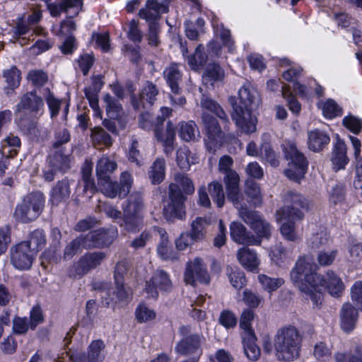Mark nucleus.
<instances>
[{
    "mask_svg": "<svg viewBox=\"0 0 362 362\" xmlns=\"http://www.w3.org/2000/svg\"><path fill=\"white\" fill-rule=\"evenodd\" d=\"M317 267L311 257L303 255L297 259L290 272L291 281L304 293L305 298H310L316 307L322 303L323 282L322 277L316 272Z\"/></svg>",
    "mask_w": 362,
    "mask_h": 362,
    "instance_id": "nucleus-1",
    "label": "nucleus"
},
{
    "mask_svg": "<svg viewBox=\"0 0 362 362\" xmlns=\"http://www.w3.org/2000/svg\"><path fill=\"white\" fill-rule=\"evenodd\" d=\"M257 93L245 86L238 91V98H229L233 107L232 119L237 127L245 134H251L256 131L257 118L252 115V106L257 100Z\"/></svg>",
    "mask_w": 362,
    "mask_h": 362,
    "instance_id": "nucleus-2",
    "label": "nucleus"
},
{
    "mask_svg": "<svg viewBox=\"0 0 362 362\" xmlns=\"http://www.w3.org/2000/svg\"><path fill=\"white\" fill-rule=\"evenodd\" d=\"M305 207V199L301 194L288 192L284 195V206L276 211V218L286 221L281 227V233L286 240L294 241L297 239L294 221L303 217L301 209Z\"/></svg>",
    "mask_w": 362,
    "mask_h": 362,
    "instance_id": "nucleus-3",
    "label": "nucleus"
},
{
    "mask_svg": "<svg viewBox=\"0 0 362 362\" xmlns=\"http://www.w3.org/2000/svg\"><path fill=\"white\" fill-rule=\"evenodd\" d=\"M175 183L169 185L170 202L163 209V216L168 221L175 218L182 219L185 216L184 202L185 199L180 186L188 194L194 192L193 182L187 175L183 173H177L174 176Z\"/></svg>",
    "mask_w": 362,
    "mask_h": 362,
    "instance_id": "nucleus-4",
    "label": "nucleus"
},
{
    "mask_svg": "<svg viewBox=\"0 0 362 362\" xmlns=\"http://www.w3.org/2000/svg\"><path fill=\"white\" fill-rule=\"evenodd\" d=\"M302 337L293 326L281 328L275 337L274 349L276 357L284 361H292L298 358Z\"/></svg>",
    "mask_w": 362,
    "mask_h": 362,
    "instance_id": "nucleus-5",
    "label": "nucleus"
},
{
    "mask_svg": "<svg viewBox=\"0 0 362 362\" xmlns=\"http://www.w3.org/2000/svg\"><path fill=\"white\" fill-rule=\"evenodd\" d=\"M45 206V196L40 191L29 193L18 204L15 211V218L22 223L35 221L42 213Z\"/></svg>",
    "mask_w": 362,
    "mask_h": 362,
    "instance_id": "nucleus-6",
    "label": "nucleus"
},
{
    "mask_svg": "<svg viewBox=\"0 0 362 362\" xmlns=\"http://www.w3.org/2000/svg\"><path fill=\"white\" fill-rule=\"evenodd\" d=\"M178 333L182 339L175 345L176 353L182 356H193L192 358L199 360L202 354V345L206 341L202 333H193L189 325H181Z\"/></svg>",
    "mask_w": 362,
    "mask_h": 362,
    "instance_id": "nucleus-7",
    "label": "nucleus"
},
{
    "mask_svg": "<svg viewBox=\"0 0 362 362\" xmlns=\"http://www.w3.org/2000/svg\"><path fill=\"white\" fill-rule=\"evenodd\" d=\"M285 158L289 160V168L284 171L290 180L299 182L306 173L308 161L295 144L287 142L283 145Z\"/></svg>",
    "mask_w": 362,
    "mask_h": 362,
    "instance_id": "nucleus-8",
    "label": "nucleus"
},
{
    "mask_svg": "<svg viewBox=\"0 0 362 362\" xmlns=\"http://www.w3.org/2000/svg\"><path fill=\"white\" fill-rule=\"evenodd\" d=\"M44 100L36 90L23 94L16 105V112L21 118H39L44 113Z\"/></svg>",
    "mask_w": 362,
    "mask_h": 362,
    "instance_id": "nucleus-9",
    "label": "nucleus"
},
{
    "mask_svg": "<svg viewBox=\"0 0 362 362\" xmlns=\"http://www.w3.org/2000/svg\"><path fill=\"white\" fill-rule=\"evenodd\" d=\"M202 121L204 124L206 139L205 144L209 151H215L221 146L225 137L217 119L207 112H202Z\"/></svg>",
    "mask_w": 362,
    "mask_h": 362,
    "instance_id": "nucleus-10",
    "label": "nucleus"
},
{
    "mask_svg": "<svg viewBox=\"0 0 362 362\" xmlns=\"http://www.w3.org/2000/svg\"><path fill=\"white\" fill-rule=\"evenodd\" d=\"M105 258L106 254L103 252H86L74 264L69 275L81 277L100 266Z\"/></svg>",
    "mask_w": 362,
    "mask_h": 362,
    "instance_id": "nucleus-11",
    "label": "nucleus"
},
{
    "mask_svg": "<svg viewBox=\"0 0 362 362\" xmlns=\"http://www.w3.org/2000/svg\"><path fill=\"white\" fill-rule=\"evenodd\" d=\"M184 279L186 284L193 286L196 285L197 281L204 284H209L210 276L202 259L196 257L187 263Z\"/></svg>",
    "mask_w": 362,
    "mask_h": 362,
    "instance_id": "nucleus-12",
    "label": "nucleus"
},
{
    "mask_svg": "<svg viewBox=\"0 0 362 362\" xmlns=\"http://www.w3.org/2000/svg\"><path fill=\"white\" fill-rule=\"evenodd\" d=\"M36 254L31 252L29 245L25 243H20L11 250V261L18 269H29L33 262Z\"/></svg>",
    "mask_w": 362,
    "mask_h": 362,
    "instance_id": "nucleus-13",
    "label": "nucleus"
},
{
    "mask_svg": "<svg viewBox=\"0 0 362 362\" xmlns=\"http://www.w3.org/2000/svg\"><path fill=\"white\" fill-rule=\"evenodd\" d=\"M240 177L238 175L230 173L228 177L227 185H226L227 198L230 201L238 210L239 216L241 218L242 210L252 211L247 207V204L244 200L243 194L240 191Z\"/></svg>",
    "mask_w": 362,
    "mask_h": 362,
    "instance_id": "nucleus-14",
    "label": "nucleus"
},
{
    "mask_svg": "<svg viewBox=\"0 0 362 362\" xmlns=\"http://www.w3.org/2000/svg\"><path fill=\"white\" fill-rule=\"evenodd\" d=\"M158 93L159 90L156 85L147 81L138 97L136 95H132V105L136 110L141 108L147 110L154 104Z\"/></svg>",
    "mask_w": 362,
    "mask_h": 362,
    "instance_id": "nucleus-15",
    "label": "nucleus"
},
{
    "mask_svg": "<svg viewBox=\"0 0 362 362\" xmlns=\"http://www.w3.org/2000/svg\"><path fill=\"white\" fill-rule=\"evenodd\" d=\"M241 218L248 224L258 235L257 238H269L271 235V226L257 211H246L242 210Z\"/></svg>",
    "mask_w": 362,
    "mask_h": 362,
    "instance_id": "nucleus-16",
    "label": "nucleus"
},
{
    "mask_svg": "<svg viewBox=\"0 0 362 362\" xmlns=\"http://www.w3.org/2000/svg\"><path fill=\"white\" fill-rule=\"evenodd\" d=\"M38 118H21L19 127L21 130L33 141L40 142L47 139L49 135L47 128L42 126Z\"/></svg>",
    "mask_w": 362,
    "mask_h": 362,
    "instance_id": "nucleus-17",
    "label": "nucleus"
},
{
    "mask_svg": "<svg viewBox=\"0 0 362 362\" xmlns=\"http://www.w3.org/2000/svg\"><path fill=\"white\" fill-rule=\"evenodd\" d=\"M117 230L101 228L85 235L89 249L109 246L117 237Z\"/></svg>",
    "mask_w": 362,
    "mask_h": 362,
    "instance_id": "nucleus-18",
    "label": "nucleus"
},
{
    "mask_svg": "<svg viewBox=\"0 0 362 362\" xmlns=\"http://www.w3.org/2000/svg\"><path fill=\"white\" fill-rule=\"evenodd\" d=\"M173 287L172 281L168 274L163 271H156L151 280L147 282L146 291L150 297L156 298L158 296V290L168 292Z\"/></svg>",
    "mask_w": 362,
    "mask_h": 362,
    "instance_id": "nucleus-19",
    "label": "nucleus"
},
{
    "mask_svg": "<svg viewBox=\"0 0 362 362\" xmlns=\"http://www.w3.org/2000/svg\"><path fill=\"white\" fill-rule=\"evenodd\" d=\"M71 153L67 151L50 149L47 157V163L59 170V174H64L71 168Z\"/></svg>",
    "mask_w": 362,
    "mask_h": 362,
    "instance_id": "nucleus-20",
    "label": "nucleus"
},
{
    "mask_svg": "<svg viewBox=\"0 0 362 362\" xmlns=\"http://www.w3.org/2000/svg\"><path fill=\"white\" fill-rule=\"evenodd\" d=\"M200 107L203 112H210L214 114L224 124V129H226L230 119L223 107L211 97L202 94L200 99Z\"/></svg>",
    "mask_w": 362,
    "mask_h": 362,
    "instance_id": "nucleus-21",
    "label": "nucleus"
},
{
    "mask_svg": "<svg viewBox=\"0 0 362 362\" xmlns=\"http://www.w3.org/2000/svg\"><path fill=\"white\" fill-rule=\"evenodd\" d=\"M231 238L236 243L243 245H259L260 240L247 231L240 223L233 222L230 226Z\"/></svg>",
    "mask_w": 362,
    "mask_h": 362,
    "instance_id": "nucleus-22",
    "label": "nucleus"
},
{
    "mask_svg": "<svg viewBox=\"0 0 362 362\" xmlns=\"http://www.w3.org/2000/svg\"><path fill=\"white\" fill-rule=\"evenodd\" d=\"M358 310L350 303H344L340 310V325L343 331L351 332L358 320Z\"/></svg>",
    "mask_w": 362,
    "mask_h": 362,
    "instance_id": "nucleus-23",
    "label": "nucleus"
},
{
    "mask_svg": "<svg viewBox=\"0 0 362 362\" xmlns=\"http://www.w3.org/2000/svg\"><path fill=\"white\" fill-rule=\"evenodd\" d=\"M71 189L69 182L67 179H63L56 183L49 193V202L53 206H58L65 202L70 196Z\"/></svg>",
    "mask_w": 362,
    "mask_h": 362,
    "instance_id": "nucleus-24",
    "label": "nucleus"
},
{
    "mask_svg": "<svg viewBox=\"0 0 362 362\" xmlns=\"http://www.w3.org/2000/svg\"><path fill=\"white\" fill-rule=\"evenodd\" d=\"M167 7L160 4L156 0H148L146 8L139 11V15L141 18L151 23H156V21L160 17V13L167 12Z\"/></svg>",
    "mask_w": 362,
    "mask_h": 362,
    "instance_id": "nucleus-25",
    "label": "nucleus"
},
{
    "mask_svg": "<svg viewBox=\"0 0 362 362\" xmlns=\"http://www.w3.org/2000/svg\"><path fill=\"white\" fill-rule=\"evenodd\" d=\"M122 214L144 217L145 207L141 194L134 193L129 195L122 206Z\"/></svg>",
    "mask_w": 362,
    "mask_h": 362,
    "instance_id": "nucleus-26",
    "label": "nucleus"
},
{
    "mask_svg": "<svg viewBox=\"0 0 362 362\" xmlns=\"http://www.w3.org/2000/svg\"><path fill=\"white\" fill-rule=\"evenodd\" d=\"M115 290L112 293V297L106 293L105 296H103V303L106 307L112 306L114 304L127 302L130 299L132 291L129 288H126L124 286V282L122 284H115Z\"/></svg>",
    "mask_w": 362,
    "mask_h": 362,
    "instance_id": "nucleus-27",
    "label": "nucleus"
},
{
    "mask_svg": "<svg viewBox=\"0 0 362 362\" xmlns=\"http://www.w3.org/2000/svg\"><path fill=\"white\" fill-rule=\"evenodd\" d=\"M237 257L243 267L250 272H255L259 264L257 253L247 247H243L238 251Z\"/></svg>",
    "mask_w": 362,
    "mask_h": 362,
    "instance_id": "nucleus-28",
    "label": "nucleus"
},
{
    "mask_svg": "<svg viewBox=\"0 0 362 362\" xmlns=\"http://www.w3.org/2000/svg\"><path fill=\"white\" fill-rule=\"evenodd\" d=\"M348 162L346 144L343 141L338 139L334 146L332 152L333 168L336 171L339 170L344 168Z\"/></svg>",
    "mask_w": 362,
    "mask_h": 362,
    "instance_id": "nucleus-29",
    "label": "nucleus"
},
{
    "mask_svg": "<svg viewBox=\"0 0 362 362\" xmlns=\"http://www.w3.org/2000/svg\"><path fill=\"white\" fill-rule=\"evenodd\" d=\"M117 168V163L109 156H103L97 162L95 171L98 180H106Z\"/></svg>",
    "mask_w": 362,
    "mask_h": 362,
    "instance_id": "nucleus-30",
    "label": "nucleus"
},
{
    "mask_svg": "<svg viewBox=\"0 0 362 362\" xmlns=\"http://www.w3.org/2000/svg\"><path fill=\"white\" fill-rule=\"evenodd\" d=\"M178 127V135L185 141H195L201 137L199 128L194 121L181 122Z\"/></svg>",
    "mask_w": 362,
    "mask_h": 362,
    "instance_id": "nucleus-31",
    "label": "nucleus"
},
{
    "mask_svg": "<svg viewBox=\"0 0 362 362\" xmlns=\"http://www.w3.org/2000/svg\"><path fill=\"white\" fill-rule=\"evenodd\" d=\"M105 344L101 340L93 341L88 347L87 356L83 354L79 356V362H102L104 355L103 349Z\"/></svg>",
    "mask_w": 362,
    "mask_h": 362,
    "instance_id": "nucleus-32",
    "label": "nucleus"
},
{
    "mask_svg": "<svg viewBox=\"0 0 362 362\" xmlns=\"http://www.w3.org/2000/svg\"><path fill=\"white\" fill-rule=\"evenodd\" d=\"M83 249H89L85 235H80L69 243L64 250L63 258L66 260L71 259L75 255L81 252Z\"/></svg>",
    "mask_w": 362,
    "mask_h": 362,
    "instance_id": "nucleus-33",
    "label": "nucleus"
},
{
    "mask_svg": "<svg viewBox=\"0 0 362 362\" xmlns=\"http://www.w3.org/2000/svg\"><path fill=\"white\" fill-rule=\"evenodd\" d=\"M330 139L329 136L322 131L315 129L308 133L309 148L315 152L320 151L327 145Z\"/></svg>",
    "mask_w": 362,
    "mask_h": 362,
    "instance_id": "nucleus-34",
    "label": "nucleus"
},
{
    "mask_svg": "<svg viewBox=\"0 0 362 362\" xmlns=\"http://www.w3.org/2000/svg\"><path fill=\"white\" fill-rule=\"evenodd\" d=\"M256 337L252 332L247 333V336L243 339L244 352L246 356L251 361H257L260 356V349L256 344Z\"/></svg>",
    "mask_w": 362,
    "mask_h": 362,
    "instance_id": "nucleus-35",
    "label": "nucleus"
},
{
    "mask_svg": "<svg viewBox=\"0 0 362 362\" xmlns=\"http://www.w3.org/2000/svg\"><path fill=\"white\" fill-rule=\"evenodd\" d=\"M326 284L328 292L335 297H339L344 290V284L341 279L332 271L327 272V279L322 284Z\"/></svg>",
    "mask_w": 362,
    "mask_h": 362,
    "instance_id": "nucleus-36",
    "label": "nucleus"
},
{
    "mask_svg": "<svg viewBox=\"0 0 362 362\" xmlns=\"http://www.w3.org/2000/svg\"><path fill=\"white\" fill-rule=\"evenodd\" d=\"M165 78L171 90L175 94H178L180 91L179 83L181 81L182 76L177 68V64H172L163 72Z\"/></svg>",
    "mask_w": 362,
    "mask_h": 362,
    "instance_id": "nucleus-37",
    "label": "nucleus"
},
{
    "mask_svg": "<svg viewBox=\"0 0 362 362\" xmlns=\"http://www.w3.org/2000/svg\"><path fill=\"white\" fill-rule=\"evenodd\" d=\"M120 227L125 231L136 233L144 226V217L122 214Z\"/></svg>",
    "mask_w": 362,
    "mask_h": 362,
    "instance_id": "nucleus-38",
    "label": "nucleus"
},
{
    "mask_svg": "<svg viewBox=\"0 0 362 362\" xmlns=\"http://www.w3.org/2000/svg\"><path fill=\"white\" fill-rule=\"evenodd\" d=\"M245 192L250 202L254 206H259L262 203V194L258 183L252 180H247L245 182Z\"/></svg>",
    "mask_w": 362,
    "mask_h": 362,
    "instance_id": "nucleus-39",
    "label": "nucleus"
},
{
    "mask_svg": "<svg viewBox=\"0 0 362 362\" xmlns=\"http://www.w3.org/2000/svg\"><path fill=\"white\" fill-rule=\"evenodd\" d=\"M46 242V235L44 230L42 229H36L30 232L28 240L23 241L22 243H27L31 252L37 254L39 250H42L45 246Z\"/></svg>",
    "mask_w": 362,
    "mask_h": 362,
    "instance_id": "nucleus-40",
    "label": "nucleus"
},
{
    "mask_svg": "<svg viewBox=\"0 0 362 362\" xmlns=\"http://www.w3.org/2000/svg\"><path fill=\"white\" fill-rule=\"evenodd\" d=\"M165 161L163 158H158L153 163L148 171V177L152 184H160L165 178Z\"/></svg>",
    "mask_w": 362,
    "mask_h": 362,
    "instance_id": "nucleus-41",
    "label": "nucleus"
},
{
    "mask_svg": "<svg viewBox=\"0 0 362 362\" xmlns=\"http://www.w3.org/2000/svg\"><path fill=\"white\" fill-rule=\"evenodd\" d=\"M208 60V56L204 52V47L202 45H198L194 53L187 57V64L194 71L203 67Z\"/></svg>",
    "mask_w": 362,
    "mask_h": 362,
    "instance_id": "nucleus-42",
    "label": "nucleus"
},
{
    "mask_svg": "<svg viewBox=\"0 0 362 362\" xmlns=\"http://www.w3.org/2000/svg\"><path fill=\"white\" fill-rule=\"evenodd\" d=\"M93 163L90 160H86L82 168V181L83 182V191L87 192L89 191L93 194L95 190V184L94 178L92 176Z\"/></svg>",
    "mask_w": 362,
    "mask_h": 362,
    "instance_id": "nucleus-43",
    "label": "nucleus"
},
{
    "mask_svg": "<svg viewBox=\"0 0 362 362\" xmlns=\"http://www.w3.org/2000/svg\"><path fill=\"white\" fill-rule=\"evenodd\" d=\"M225 76L224 71L222 67L217 64H210L206 67L203 74V81L204 83L221 82Z\"/></svg>",
    "mask_w": 362,
    "mask_h": 362,
    "instance_id": "nucleus-44",
    "label": "nucleus"
},
{
    "mask_svg": "<svg viewBox=\"0 0 362 362\" xmlns=\"http://www.w3.org/2000/svg\"><path fill=\"white\" fill-rule=\"evenodd\" d=\"M209 224L206 218L197 217L191 223L189 233L197 242L203 240L206 234V227Z\"/></svg>",
    "mask_w": 362,
    "mask_h": 362,
    "instance_id": "nucleus-45",
    "label": "nucleus"
},
{
    "mask_svg": "<svg viewBox=\"0 0 362 362\" xmlns=\"http://www.w3.org/2000/svg\"><path fill=\"white\" fill-rule=\"evenodd\" d=\"M331 242L329 235L326 231L321 230L320 232L313 234V235L308 240V246L311 250H322L327 245H329Z\"/></svg>",
    "mask_w": 362,
    "mask_h": 362,
    "instance_id": "nucleus-46",
    "label": "nucleus"
},
{
    "mask_svg": "<svg viewBox=\"0 0 362 362\" xmlns=\"http://www.w3.org/2000/svg\"><path fill=\"white\" fill-rule=\"evenodd\" d=\"M207 190L218 208H222L225 204V194L221 183L214 181L208 185Z\"/></svg>",
    "mask_w": 362,
    "mask_h": 362,
    "instance_id": "nucleus-47",
    "label": "nucleus"
},
{
    "mask_svg": "<svg viewBox=\"0 0 362 362\" xmlns=\"http://www.w3.org/2000/svg\"><path fill=\"white\" fill-rule=\"evenodd\" d=\"M98 185L101 187L103 192L110 198H115L117 196L120 198L124 197L120 193V187L119 183L117 182H112L111 177H108L106 180H98Z\"/></svg>",
    "mask_w": 362,
    "mask_h": 362,
    "instance_id": "nucleus-48",
    "label": "nucleus"
},
{
    "mask_svg": "<svg viewBox=\"0 0 362 362\" xmlns=\"http://www.w3.org/2000/svg\"><path fill=\"white\" fill-rule=\"evenodd\" d=\"M226 272L231 285L235 288L240 289L245 285L246 279L245 274L239 269L227 266Z\"/></svg>",
    "mask_w": 362,
    "mask_h": 362,
    "instance_id": "nucleus-49",
    "label": "nucleus"
},
{
    "mask_svg": "<svg viewBox=\"0 0 362 362\" xmlns=\"http://www.w3.org/2000/svg\"><path fill=\"white\" fill-rule=\"evenodd\" d=\"M103 101L105 103L107 115L110 118L115 119L120 115L122 107L118 100L110 94L106 93L103 97Z\"/></svg>",
    "mask_w": 362,
    "mask_h": 362,
    "instance_id": "nucleus-50",
    "label": "nucleus"
},
{
    "mask_svg": "<svg viewBox=\"0 0 362 362\" xmlns=\"http://www.w3.org/2000/svg\"><path fill=\"white\" fill-rule=\"evenodd\" d=\"M154 134L156 139L162 144L175 141V128L172 122H168L165 129H161L157 126Z\"/></svg>",
    "mask_w": 362,
    "mask_h": 362,
    "instance_id": "nucleus-51",
    "label": "nucleus"
},
{
    "mask_svg": "<svg viewBox=\"0 0 362 362\" xmlns=\"http://www.w3.org/2000/svg\"><path fill=\"white\" fill-rule=\"evenodd\" d=\"M335 361L336 362H362V344L356 346L347 354H337Z\"/></svg>",
    "mask_w": 362,
    "mask_h": 362,
    "instance_id": "nucleus-52",
    "label": "nucleus"
},
{
    "mask_svg": "<svg viewBox=\"0 0 362 362\" xmlns=\"http://www.w3.org/2000/svg\"><path fill=\"white\" fill-rule=\"evenodd\" d=\"M3 76L7 83V88L13 90L19 86L21 80V73L15 66L4 71Z\"/></svg>",
    "mask_w": 362,
    "mask_h": 362,
    "instance_id": "nucleus-53",
    "label": "nucleus"
},
{
    "mask_svg": "<svg viewBox=\"0 0 362 362\" xmlns=\"http://www.w3.org/2000/svg\"><path fill=\"white\" fill-rule=\"evenodd\" d=\"M258 279L264 289L269 292L276 290L284 283L282 278H271L264 274L259 275Z\"/></svg>",
    "mask_w": 362,
    "mask_h": 362,
    "instance_id": "nucleus-54",
    "label": "nucleus"
},
{
    "mask_svg": "<svg viewBox=\"0 0 362 362\" xmlns=\"http://www.w3.org/2000/svg\"><path fill=\"white\" fill-rule=\"evenodd\" d=\"M71 139L69 132L66 129H59L54 134V141L50 149L66 151L63 146Z\"/></svg>",
    "mask_w": 362,
    "mask_h": 362,
    "instance_id": "nucleus-55",
    "label": "nucleus"
},
{
    "mask_svg": "<svg viewBox=\"0 0 362 362\" xmlns=\"http://www.w3.org/2000/svg\"><path fill=\"white\" fill-rule=\"evenodd\" d=\"M153 238L152 233L148 230H143L140 235L136 236L129 243V247L134 250H139L145 247L146 245L151 242Z\"/></svg>",
    "mask_w": 362,
    "mask_h": 362,
    "instance_id": "nucleus-56",
    "label": "nucleus"
},
{
    "mask_svg": "<svg viewBox=\"0 0 362 362\" xmlns=\"http://www.w3.org/2000/svg\"><path fill=\"white\" fill-rule=\"evenodd\" d=\"M260 155L272 167H277L279 165V160L276 153L272 148L269 144L264 143L260 148Z\"/></svg>",
    "mask_w": 362,
    "mask_h": 362,
    "instance_id": "nucleus-57",
    "label": "nucleus"
},
{
    "mask_svg": "<svg viewBox=\"0 0 362 362\" xmlns=\"http://www.w3.org/2000/svg\"><path fill=\"white\" fill-rule=\"evenodd\" d=\"M281 94L288 101L290 110L294 114H298L300 110V104L292 95L290 88L286 85H283L281 87Z\"/></svg>",
    "mask_w": 362,
    "mask_h": 362,
    "instance_id": "nucleus-58",
    "label": "nucleus"
},
{
    "mask_svg": "<svg viewBox=\"0 0 362 362\" xmlns=\"http://www.w3.org/2000/svg\"><path fill=\"white\" fill-rule=\"evenodd\" d=\"M91 136L93 141L95 143L103 144L105 146H110L112 144L110 136L102 127H97L93 128Z\"/></svg>",
    "mask_w": 362,
    "mask_h": 362,
    "instance_id": "nucleus-59",
    "label": "nucleus"
},
{
    "mask_svg": "<svg viewBox=\"0 0 362 362\" xmlns=\"http://www.w3.org/2000/svg\"><path fill=\"white\" fill-rule=\"evenodd\" d=\"M337 255V250H331L326 251L325 249L320 250L317 256V261L320 266L331 265Z\"/></svg>",
    "mask_w": 362,
    "mask_h": 362,
    "instance_id": "nucleus-60",
    "label": "nucleus"
},
{
    "mask_svg": "<svg viewBox=\"0 0 362 362\" xmlns=\"http://www.w3.org/2000/svg\"><path fill=\"white\" fill-rule=\"evenodd\" d=\"M136 320L139 322H146L155 319L156 313L146 305H139L135 312Z\"/></svg>",
    "mask_w": 362,
    "mask_h": 362,
    "instance_id": "nucleus-61",
    "label": "nucleus"
},
{
    "mask_svg": "<svg viewBox=\"0 0 362 362\" xmlns=\"http://www.w3.org/2000/svg\"><path fill=\"white\" fill-rule=\"evenodd\" d=\"M322 112L325 117L328 118H334L339 116L342 113V110L340 108L335 101L333 100H327L323 105Z\"/></svg>",
    "mask_w": 362,
    "mask_h": 362,
    "instance_id": "nucleus-62",
    "label": "nucleus"
},
{
    "mask_svg": "<svg viewBox=\"0 0 362 362\" xmlns=\"http://www.w3.org/2000/svg\"><path fill=\"white\" fill-rule=\"evenodd\" d=\"M342 123L345 127L356 134H358L362 129V120L351 115L346 116L343 119Z\"/></svg>",
    "mask_w": 362,
    "mask_h": 362,
    "instance_id": "nucleus-63",
    "label": "nucleus"
},
{
    "mask_svg": "<svg viewBox=\"0 0 362 362\" xmlns=\"http://www.w3.org/2000/svg\"><path fill=\"white\" fill-rule=\"evenodd\" d=\"M351 298L353 302L362 311V281H356L351 288Z\"/></svg>",
    "mask_w": 362,
    "mask_h": 362,
    "instance_id": "nucleus-64",
    "label": "nucleus"
}]
</instances>
